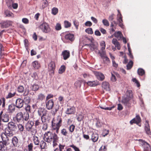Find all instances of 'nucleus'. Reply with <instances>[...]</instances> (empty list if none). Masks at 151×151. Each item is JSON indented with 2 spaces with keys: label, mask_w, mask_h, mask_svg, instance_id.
I'll use <instances>...</instances> for the list:
<instances>
[{
  "label": "nucleus",
  "mask_w": 151,
  "mask_h": 151,
  "mask_svg": "<svg viewBox=\"0 0 151 151\" xmlns=\"http://www.w3.org/2000/svg\"><path fill=\"white\" fill-rule=\"evenodd\" d=\"M13 134L12 132L9 131L8 129H5L4 133L1 134V136L3 141V143L5 145H9L10 141L8 137L13 136Z\"/></svg>",
  "instance_id": "f257e3e1"
},
{
  "label": "nucleus",
  "mask_w": 151,
  "mask_h": 151,
  "mask_svg": "<svg viewBox=\"0 0 151 151\" xmlns=\"http://www.w3.org/2000/svg\"><path fill=\"white\" fill-rule=\"evenodd\" d=\"M43 139L45 141L48 142L52 141H56L58 140L59 137L55 133H52L50 132H47L44 135Z\"/></svg>",
  "instance_id": "f03ea898"
},
{
  "label": "nucleus",
  "mask_w": 151,
  "mask_h": 151,
  "mask_svg": "<svg viewBox=\"0 0 151 151\" xmlns=\"http://www.w3.org/2000/svg\"><path fill=\"white\" fill-rule=\"evenodd\" d=\"M39 29L45 33L49 32L51 30L48 24L45 22H43L39 27Z\"/></svg>",
  "instance_id": "7ed1b4c3"
},
{
  "label": "nucleus",
  "mask_w": 151,
  "mask_h": 151,
  "mask_svg": "<svg viewBox=\"0 0 151 151\" xmlns=\"http://www.w3.org/2000/svg\"><path fill=\"white\" fill-rule=\"evenodd\" d=\"M139 141L140 144L143 147L144 151H151L150 145L147 142L142 139H139Z\"/></svg>",
  "instance_id": "20e7f679"
},
{
  "label": "nucleus",
  "mask_w": 151,
  "mask_h": 151,
  "mask_svg": "<svg viewBox=\"0 0 151 151\" xmlns=\"http://www.w3.org/2000/svg\"><path fill=\"white\" fill-rule=\"evenodd\" d=\"M100 56L103 60L104 64L108 65L110 63V60L106 55L105 52H103L101 53Z\"/></svg>",
  "instance_id": "39448f33"
},
{
  "label": "nucleus",
  "mask_w": 151,
  "mask_h": 151,
  "mask_svg": "<svg viewBox=\"0 0 151 151\" xmlns=\"http://www.w3.org/2000/svg\"><path fill=\"white\" fill-rule=\"evenodd\" d=\"M131 99L128 97H124L122 99V103L126 106V108H129L131 106V102L130 100Z\"/></svg>",
  "instance_id": "423d86ee"
},
{
  "label": "nucleus",
  "mask_w": 151,
  "mask_h": 151,
  "mask_svg": "<svg viewBox=\"0 0 151 151\" xmlns=\"http://www.w3.org/2000/svg\"><path fill=\"white\" fill-rule=\"evenodd\" d=\"M47 113V111L43 108L40 107L38 109L37 113L40 117L46 116Z\"/></svg>",
  "instance_id": "0eeeda50"
},
{
  "label": "nucleus",
  "mask_w": 151,
  "mask_h": 151,
  "mask_svg": "<svg viewBox=\"0 0 151 151\" xmlns=\"http://www.w3.org/2000/svg\"><path fill=\"white\" fill-rule=\"evenodd\" d=\"M24 104V100L22 99L18 98L16 101L15 106L17 108L20 109L23 106Z\"/></svg>",
  "instance_id": "6e6552de"
},
{
  "label": "nucleus",
  "mask_w": 151,
  "mask_h": 151,
  "mask_svg": "<svg viewBox=\"0 0 151 151\" xmlns=\"http://www.w3.org/2000/svg\"><path fill=\"white\" fill-rule=\"evenodd\" d=\"M46 107L49 110L52 109L54 106V103L52 99L45 101Z\"/></svg>",
  "instance_id": "1a4fd4ad"
},
{
  "label": "nucleus",
  "mask_w": 151,
  "mask_h": 151,
  "mask_svg": "<svg viewBox=\"0 0 151 151\" xmlns=\"http://www.w3.org/2000/svg\"><path fill=\"white\" fill-rule=\"evenodd\" d=\"M17 127L14 123L13 122H10L8 124V128L5 129H8L9 131L12 132V131H15Z\"/></svg>",
  "instance_id": "9d476101"
},
{
  "label": "nucleus",
  "mask_w": 151,
  "mask_h": 151,
  "mask_svg": "<svg viewBox=\"0 0 151 151\" xmlns=\"http://www.w3.org/2000/svg\"><path fill=\"white\" fill-rule=\"evenodd\" d=\"M85 46H88L90 48L91 50L92 51L95 50L96 52V50H98V45L97 44H94L93 42L91 43L85 44Z\"/></svg>",
  "instance_id": "9b49d317"
},
{
  "label": "nucleus",
  "mask_w": 151,
  "mask_h": 151,
  "mask_svg": "<svg viewBox=\"0 0 151 151\" xmlns=\"http://www.w3.org/2000/svg\"><path fill=\"white\" fill-rule=\"evenodd\" d=\"M93 73L98 80L102 81L104 79L105 76L101 73L97 71H94Z\"/></svg>",
  "instance_id": "f8f14e48"
},
{
  "label": "nucleus",
  "mask_w": 151,
  "mask_h": 151,
  "mask_svg": "<svg viewBox=\"0 0 151 151\" xmlns=\"http://www.w3.org/2000/svg\"><path fill=\"white\" fill-rule=\"evenodd\" d=\"M12 22L11 21L7 20L3 21L0 23L1 27L2 28H6L8 27L12 24Z\"/></svg>",
  "instance_id": "ddd939ff"
},
{
  "label": "nucleus",
  "mask_w": 151,
  "mask_h": 151,
  "mask_svg": "<svg viewBox=\"0 0 151 151\" xmlns=\"http://www.w3.org/2000/svg\"><path fill=\"white\" fill-rule=\"evenodd\" d=\"M141 121L140 117L139 115H137L136 117L132 120L130 122L131 124L136 123L138 124Z\"/></svg>",
  "instance_id": "4468645a"
},
{
  "label": "nucleus",
  "mask_w": 151,
  "mask_h": 151,
  "mask_svg": "<svg viewBox=\"0 0 151 151\" xmlns=\"http://www.w3.org/2000/svg\"><path fill=\"white\" fill-rule=\"evenodd\" d=\"M19 139L16 136H14L12 139L11 143H12L14 147H17L19 144Z\"/></svg>",
  "instance_id": "2eb2a0df"
},
{
  "label": "nucleus",
  "mask_w": 151,
  "mask_h": 151,
  "mask_svg": "<svg viewBox=\"0 0 151 151\" xmlns=\"http://www.w3.org/2000/svg\"><path fill=\"white\" fill-rule=\"evenodd\" d=\"M0 119L4 122H8L9 120V117L7 113H4L2 116L0 117Z\"/></svg>",
  "instance_id": "dca6fc26"
},
{
  "label": "nucleus",
  "mask_w": 151,
  "mask_h": 151,
  "mask_svg": "<svg viewBox=\"0 0 151 151\" xmlns=\"http://www.w3.org/2000/svg\"><path fill=\"white\" fill-rule=\"evenodd\" d=\"M34 122L32 121H29L26 123L25 125V127L27 131H29V129L33 128L32 127L34 125Z\"/></svg>",
  "instance_id": "f3484780"
},
{
  "label": "nucleus",
  "mask_w": 151,
  "mask_h": 151,
  "mask_svg": "<svg viewBox=\"0 0 151 151\" xmlns=\"http://www.w3.org/2000/svg\"><path fill=\"white\" fill-rule=\"evenodd\" d=\"M102 87L104 89L107 91H109L110 89L109 83L106 81L103 82Z\"/></svg>",
  "instance_id": "a211bd4d"
},
{
  "label": "nucleus",
  "mask_w": 151,
  "mask_h": 151,
  "mask_svg": "<svg viewBox=\"0 0 151 151\" xmlns=\"http://www.w3.org/2000/svg\"><path fill=\"white\" fill-rule=\"evenodd\" d=\"M16 120L18 122H19L23 120V116L22 112L17 113L16 116Z\"/></svg>",
  "instance_id": "6ab92c4d"
},
{
  "label": "nucleus",
  "mask_w": 151,
  "mask_h": 151,
  "mask_svg": "<svg viewBox=\"0 0 151 151\" xmlns=\"http://www.w3.org/2000/svg\"><path fill=\"white\" fill-rule=\"evenodd\" d=\"M62 54L63 57V59L64 60H66L70 57V52L67 50H65L62 52Z\"/></svg>",
  "instance_id": "aec40b11"
},
{
  "label": "nucleus",
  "mask_w": 151,
  "mask_h": 151,
  "mask_svg": "<svg viewBox=\"0 0 151 151\" xmlns=\"http://www.w3.org/2000/svg\"><path fill=\"white\" fill-rule=\"evenodd\" d=\"M52 126L53 129L56 130V133L58 134L60 126L58 125L56 123H53V122H52Z\"/></svg>",
  "instance_id": "412c9836"
},
{
  "label": "nucleus",
  "mask_w": 151,
  "mask_h": 151,
  "mask_svg": "<svg viewBox=\"0 0 151 151\" xmlns=\"http://www.w3.org/2000/svg\"><path fill=\"white\" fill-rule=\"evenodd\" d=\"M87 84L91 87H94L99 84V82L97 81H88L87 82Z\"/></svg>",
  "instance_id": "4be33fe9"
},
{
  "label": "nucleus",
  "mask_w": 151,
  "mask_h": 151,
  "mask_svg": "<svg viewBox=\"0 0 151 151\" xmlns=\"http://www.w3.org/2000/svg\"><path fill=\"white\" fill-rule=\"evenodd\" d=\"M4 14L5 15L6 17H14V14L9 11L6 10L4 11Z\"/></svg>",
  "instance_id": "5701e85b"
},
{
  "label": "nucleus",
  "mask_w": 151,
  "mask_h": 151,
  "mask_svg": "<svg viewBox=\"0 0 151 151\" xmlns=\"http://www.w3.org/2000/svg\"><path fill=\"white\" fill-rule=\"evenodd\" d=\"M112 42V43L115 45V47L117 48V49L118 50H119L120 49V44L116 39H113Z\"/></svg>",
  "instance_id": "b1692460"
},
{
  "label": "nucleus",
  "mask_w": 151,
  "mask_h": 151,
  "mask_svg": "<svg viewBox=\"0 0 151 151\" xmlns=\"http://www.w3.org/2000/svg\"><path fill=\"white\" fill-rule=\"evenodd\" d=\"M98 138L99 135L98 134L94 133L92 134L91 135V139L93 142H96L98 140Z\"/></svg>",
  "instance_id": "393cba45"
},
{
  "label": "nucleus",
  "mask_w": 151,
  "mask_h": 151,
  "mask_svg": "<svg viewBox=\"0 0 151 151\" xmlns=\"http://www.w3.org/2000/svg\"><path fill=\"white\" fill-rule=\"evenodd\" d=\"M74 113L75 109L73 107H71L69 108H68L66 111V113L68 114H74Z\"/></svg>",
  "instance_id": "a878e982"
},
{
  "label": "nucleus",
  "mask_w": 151,
  "mask_h": 151,
  "mask_svg": "<svg viewBox=\"0 0 151 151\" xmlns=\"http://www.w3.org/2000/svg\"><path fill=\"white\" fill-rule=\"evenodd\" d=\"M15 104H11L8 106V110L10 112L12 113L15 110Z\"/></svg>",
  "instance_id": "bb28decb"
},
{
  "label": "nucleus",
  "mask_w": 151,
  "mask_h": 151,
  "mask_svg": "<svg viewBox=\"0 0 151 151\" xmlns=\"http://www.w3.org/2000/svg\"><path fill=\"white\" fill-rule=\"evenodd\" d=\"M65 38L66 40L72 41L74 40V35L70 34H67L65 35Z\"/></svg>",
  "instance_id": "cd10ccee"
},
{
  "label": "nucleus",
  "mask_w": 151,
  "mask_h": 151,
  "mask_svg": "<svg viewBox=\"0 0 151 151\" xmlns=\"http://www.w3.org/2000/svg\"><path fill=\"white\" fill-rule=\"evenodd\" d=\"M55 64L54 62L51 61L48 65V69L49 70H53L55 68Z\"/></svg>",
  "instance_id": "c85d7f7f"
},
{
  "label": "nucleus",
  "mask_w": 151,
  "mask_h": 151,
  "mask_svg": "<svg viewBox=\"0 0 151 151\" xmlns=\"http://www.w3.org/2000/svg\"><path fill=\"white\" fill-rule=\"evenodd\" d=\"M117 17V21L119 22V25L122 28H124V25L122 23V16Z\"/></svg>",
  "instance_id": "c756f323"
},
{
  "label": "nucleus",
  "mask_w": 151,
  "mask_h": 151,
  "mask_svg": "<svg viewBox=\"0 0 151 151\" xmlns=\"http://www.w3.org/2000/svg\"><path fill=\"white\" fill-rule=\"evenodd\" d=\"M33 141L35 145H39L40 142L37 137L36 136L33 137Z\"/></svg>",
  "instance_id": "7c9ffc66"
},
{
  "label": "nucleus",
  "mask_w": 151,
  "mask_h": 151,
  "mask_svg": "<svg viewBox=\"0 0 151 151\" xmlns=\"http://www.w3.org/2000/svg\"><path fill=\"white\" fill-rule=\"evenodd\" d=\"M59 106L58 105H55L52 111V115H55L57 111L58 110Z\"/></svg>",
  "instance_id": "2f4dec72"
},
{
  "label": "nucleus",
  "mask_w": 151,
  "mask_h": 151,
  "mask_svg": "<svg viewBox=\"0 0 151 151\" xmlns=\"http://www.w3.org/2000/svg\"><path fill=\"white\" fill-rule=\"evenodd\" d=\"M40 128L42 129L44 131L46 130L47 128V124L46 123H44L42 122V124L40 125Z\"/></svg>",
  "instance_id": "473e14b6"
},
{
  "label": "nucleus",
  "mask_w": 151,
  "mask_h": 151,
  "mask_svg": "<svg viewBox=\"0 0 151 151\" xmlns=\"http://www.w3.org/2000/svg\"><path fill=\"white\" fill-rule=\"evenodd\" d=\"M133 94L132 91L131 90H129L127 91L126 93V96L125 97H128L129 99H131L132 97Z\"/></svg>",
  "instance_id": "72a5a7b5"
},
{
  "label": "nucleus",
  "mask_w": 151,
  "mask_h": 151,
  "mask_svg": "<svg viewBox=\"0 0 151 151\" xmlns=\"http://www.w3.org/2000/svg\"><path fill=\"white\" fill-rule=\"evenodd\" d=\"M62 119L61 117L58 116L56 119V123L60 127L62 125Z\"/></svg>",
  "instance_id": "f704fd0d"
},
{
  "label": "nucleus",
  "mask_w": 151,
  "mask_h": 151,
  "mask_svg": "<svg viewBox=\"0 0 151 151\" xmlns=\"http://www.w3.org/2000/svg\"><path fill=\"white\" fill-rule=\"evenodd\" d=\"M16 94V92L15 91H14L12 93L11 92H10L8 93L7 95L6 96V99L11 98L14 96Z\"/></svg>",
  "instance_id": "c9c22d12"
},
{
  "label": "nucleus",
  "mask_w": 151,
  "mask_h": 151,
  "mask_svg": "<svg viewBox=\"0 0 151 151\" xmlns=\"http://www.w3.org/2000/svg\"><path fill=\"white\" fill-rule=\"evenodd\" d=\"M145 130L146 133L148 134H151L150 127L148 124H146L145 126Z\"/></svg>",
  "instance_id": "e433bc0d"
},
{
  "label": "nucleus",
  "mask_w": 151,
  "mask_h": 151,
  "mask_svg": "<svg viewBox=\"0 0 151 151\" xmlns=\"http://www.w3.org/2000/svg\"><path fill=\"white\" fill-rule=\"evenodd\" d=\"M45 96L44 94L40 93L37 96V100L42 101L45 99Z\"/></svg>",
  "instance_id": "4c0bfd02"
},
{
  "label": "nucleus",
  "mask_w": 151,
  "mask_h": 151,
  "mask_svg": "<svg viewBox=\"0 0 151 151\" xmlns=\"http://www.w3.org/2000/svg\"><path fill=\"white\" fill-rule=\"evenodd\" d=\"M28 131L30 132L31 134L33 137L35 136V135L37 132V130L36 129L32 128Z\"/></svg>",
  "instance_id": "58836bf2"
},
{
  "label": "nucleus",
  "mask_w": 151,
  "mask_h": 151,
  "mask_svg": "<svg viewBox=\"0 0 151 151\" xmlns=\"http://www.w3.org/2000/svg\"><path fill=\"white\" fill-rule=\"evenodd\" d=\"M40 146L41 149H42L45 148L47 147L46 143L43 141H41Z\"/></svg>",
  "instance_id": "ea45409f"
},
{
  "label": "nucleus",
  "mask_w": 151,
  "mask_h": 151,
  "mask_svg": "<svg viewBox=\"0 0 151 151\" xmlns=\"http://www.w3.org/2000/svg\"><path fill=\"white\" fill-rule=\"evenodd\" d=\"M64 23V27L65 28H69L71 26V23L68 21H65Z\"/></svg>",
  "instance_id": "a19ab883"
},
{
  "label": "nucleus",
  "mask_w": 151,
  "mask_h": 151,
  "mask_svg": "<svg viewBox=\"0 0 151 151\" xmlns=\"http://www.w3.org/2000/svg\"><path fill=\"white\" fill-rule=\"evenodd\" d=\"M138 74L140 76H142L145 73V70L142 68H139L137 70Z\"/></svg>",
  "instance_id": "79ce46f5"
},
{
  "label": "nucleus",
  "mask_w": 151,
  "mask_h": 151,
  "mask_svg": "<svg viewBox=\"0 0 151 151\" xmlns=\"http://www.w3.org/2000/svg\"><path fill=\"white\" fill-rule=\"evenodd\" d=\"M32 66L35 69H38L40 67V64L36 61L33 62Z\"/></svg>",
  "instance_id": "37998d69"
},
{
  "label": "nucleus",
  "mask_w": 151,
  "mask_h": 151,
  "mask_svg": "<svg viewBox=\"0 0 151 151\" xmlns=\"http://www.w3.org/2000/svg\"><path fill=\"white\" fill-rule=\"evenodd\" d=\"M58 9L56 7H53L52 9V14L53 15H56L58 12Z\"/></svg>",
  "instance_id": "c03bdc74"
},
{
  "label": "nucleus",
  "mask_w": 151,
  "mask_h": 151,
  "mask_svg": "<svg viewBox=\"0 0 151 151\" xmlns=\"http://www.w3.org/2000/svg\"><path fill=\"white\" fill-rule=\"evenodd\" d=\"M39 88V86L37 84H34L32 86V90L33 91H36Z\"/></svg>",
  "instance_id": "a18cd8bd"
},
{
  "label": "nucleus",
  "mask_w": 151,
  "mask_h": 151,
  "mask_svg": "<svg viewBox=\"0 0 151 151\" xmlns=\"http://www.w3.org/2000/svg\"><path fill=\"white\" fill-rule=\"evenodd\" d=\"M18 92L20 93H22L24 91V88L22 86H18L17 88Z\"/></svg>",
  "instance_id": "49530a36"
},
{
  "label": "nucleus",
  "mask_w": 151,
  "mask_h": 151,
  "mask_svg": "<svg viewBox=\"0 0 151 151\" xmlns=\"http://www.w3.org/2000/svg\"><path fill=\"white\" fill-rule=\"evenodd\" d=\"M4 145L2 141H0V151H5Z\"/></svg>",
  "instance_id": "de8ad7c7"
},
{
  "label": "nucleus",
  "mask_w": 151,
  "mask_h": 151,
  "mask_svg": "<svg viewBox=\"0 0 151 151\" xmlns=\"http://www.w3.org/2000/svg\"><path fill=\"white\" fill-rule=\"evenodd\" d=\"M114 36L116 38H121L122 35L120 31L115 32L114 34Z\"/></svg>",
  "instance_id": "09e8293b"
},
{
  "label": "nucleus",
  "mask_w": 151,
  "mask_h": 151,
  "mask_svg": "<svg viewBox=\"0 0 151 151\" xmlns=\"http://www.w3.org/2000/svg\"><path fill=\"white\" fill-rule=\"evenodd\" d=\"M65 66L64 65H62L59 70L58 73L60 74H62L64 72L65 70Z\"/></svg>",
  "instance_id": "8fccbe9b"
},
{
  "label": "nucleus",
  "mask_w": 151,
  "mask_h": 151,
  "mask_svg": "<svg viewBox=\"0 0 151 151\" xmlns=\"http://www.w3.org/2000/svg\"><path fill=\"white\" fill-rule=\"evenodd\" d=\"M133 65V62L132 60H130L127 65V69L129 70L131 68Z\"/></svg>",
  "instance_id": "3c124183"
},
{
  "label": "nucleus",
  "mask_w": 151,
  "mask_h": 151,
  "mask_svg": "<svg viewBox=\"0 0 151 151\" xmlns=\"http://www.w3.org/2000/svg\"><path fill=\"white\" fill-rule=\"evenodd\" d=\"M61 133L64 136H67L68 134V132L65 129L63 128L61 130Z\"/></svg>",
  "instance_id": "603ef678"
},
{
  "label": "nucleus",
  "mask_w": 151,
  "mask_h": 151,
  "mask_svg": "<svg viewBox=\"0 0 151 151\" xmlns=\"http://www.w3.org/2000/svg\"><path fill=\"white\" fill-rule=\"evenodd\" d=\"M31 107L29 105H27L25 107V109L27 113H31Z\"/></svg>",
  "instance_id": "864d4df0"
},
{
  "label": "nucleus",
  "mask_w": 151,
  "mask_h": 151,
  "mask_svg": "<svg viewBox=\"0 0 151 151\" xmlns=\"http://www.w3.org/2000/svg\"><path fill=\"white\" fill-rule=\"evenodd\" d=\"M85 31L88 34H92L93 33L92 29L91 28H89L86 29Z\"/></svg>",
  "instance_id": "5fc2aeb1"
},
{
  "label": "nucleus",
  "mask_w": 151,
  "mask_h": 151,
  "mask_svg": "<svg viewBox=\"0 0 151 151\" xmlns=\"http://www.w3.org/2000/svg\"><path fill=\"white\" fill-rule=\"evenodd\" d=\"M29 114L28 113H26L24 114V116H23V120H24L27 121L29 119Z\"/></svg>",
  "instance_id": "6e6d98bb"
},
{
  "label": "nucleus",
  "mask_w": 151,
  "mask_h": 151,
  "mask_svg": "<svg viewBox=\"0 0 151 151\" xmlns=\"http://www.w3.org/2000/svg\"><path fill=\"white\" fill-rule=\"evenodd\" d=\"M42 122H41L40 119H37L35 121V126L37 127L39 125H40L42 124Z\"/></svg>",
  "instance_id": "4d7b16f0"
},
{
  "label": "nucleus",
  "mask_w": 151,
  "mask_h": 151,
  "mask_svg": "<svg viewBox=\"0 0 151 151\" xmlns=\"http://www.w3.org/2000/svg\"><path fill=\"white\" fill-rule=\"evenodd\" d=\"M18 127L19 129V130L20 132H22L23 131L24 129V126L22 125V124H19L18 125Z\"/></svg>",
  "instance_id": "13d9d810"
},
{
  "label": "nucleus",
  "mask_w": 151,
  "mask_h": 151,
  "mask_svg": "<svg viewBox=\"0 0 151 151\" xmlns=\"http://www.w3.org/2000/svg\"><path fill=\"white\" fill-rule=\"evenodd\" d=\"M102 22L104 25L105 26H108L109 25V23L108 21L106 19H103L102 20Z\"/></svg>",
  "instance_id": "bf43d9fd"
},
{
  "label": "nucleus",
  "mask_w": 151,
  "mask_h": 151,
  "mask_svg": "<svg viewBox=\"0 0 151 151\" xmlns=\"http://www.w3.org/2000/svg\"><path fill=\"white\" fill-rule=\"evenodd\" d=\"M75 126L73 124L71 125L69 128V131L71 132H73L74 130Z\"/></svg>",
  "instance_id": "052dcab7"
},
{
  "label": "nucleus",
  "mask_w": 151,
  "mask_h": 151,
  "mask_svg": "<svg viewBox=\"0 0 151 151\" xmlns=\"http://www.w3.org/2000/svg\"><path fill=\"white\" fill-rule=\"evenodd\" d=\"M32 77L35 80H38L39 78L36 73L35 72L33 73L32 75Z\"/></svg>",
  "instance_id": "680f3d73"
},
{
  "label": "nucleus",
  "mask_w": 151,
  "mask_h": 151,
  "mask_svg": "<svg viewBox=\"0 0 151 151\" xmlns=\"http://www.w3.org/2000/svg\"><path fill=\"white\" fill-rule=\"evenodd\" d=\"M56 30H59L61 29V24L59 23H57L55 27Z\"/></svg>",
  "instance_id": "e2e57ef3"
},
{
  "label": "nucleus",
  "mask_w": 151,
  "mask_h": 151,
  "mask_svg": "<svg viewBox=\"0 0 151 151\" xmlns=\"http://www.w3.org/2000/svg\"><path fill=\"white\" fill-rule=\"evenodd\" d=\"M48 5V3L47 1L45 0L44 1L42 5V7L43 9H44L47 7Z\"/></svg>",
  "instance_id": "0e129e2a"
},
{
  "label": "nucleus",
  "mask_w": 151,
  "mask_h": 151,
  "mask_svg": "<svg viewBox=\"0 0 151 151\" xmlns=\"http://www.w3.org/2000/svg\"><path fill=\"white\" fill-rule=\"evenodd\" d=\"M85 40L86 42L91 43L93 42V39L92 38L90 39L88 37H86Z\"/></svg>",
  "instance_id": "69168bd1"
},
{
  "label": "nucleus",
  "mask_w": 151,
  "mask_h": 151,
  "mask_svg": "<svg viewBox=\"0 0 151 151\" xmlns=\"http://www.w3.org/2000/svg\"><path fill=\"white\" fill-rule=\"evenodd\" d=\"M107 148L105 146H102L99 149V151H107Z\"/></svg>",
  "instance_id": "338daca9"
},
{
  "label": "nucleus",
  "mask_w": 151,
  "mask_h": 151,
  "mask_svg": "<svg viewBox=\"0 0 151 151\" xmlns=\"http://www.w3.org/2000/svg\"><path fill=\"white\" fill-rule=\"evenodd\" d=\"M70 147L73 148L75 151H80L78 148L77 147L73 145H70Z\"/></svg>",
  "instance_id": "774afa93"
}]
</instances>
